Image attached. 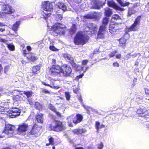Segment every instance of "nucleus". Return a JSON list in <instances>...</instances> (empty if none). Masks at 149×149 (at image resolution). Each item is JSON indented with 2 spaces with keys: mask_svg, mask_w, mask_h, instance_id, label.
<instances>
[{
  "mask_svg": "<svg viewBox=\"0 0 149 149\" xmlns=\"http://www.w3.org/2000/svg\"><path fill=\"white\" fill-rule=\"evenodd\" d=\"M7 41L6 40L3 38H1V42H3L4 43H6Z\"/></svg>",
  "mask_w": 149,
  "mask_h": 149,
  "instance_id": "13d9d810",
  "label": "nucleus"
},
{
  "mask_svg": "<svg viewBox=\"0 0 149 149\" xmlns=\"http://www.w3.org/2000/svg\"><path fill=\"white\" fill-rule=\"evenodd\" d=\"M91 7L92 8L100 9V5L98 1L93 0L92 1L91 3Z\"/></svg>",
  "mask_w": 149,
  "mask_h": 149,
  "instance_id": "a211bd4d",
  "label": "nucleus"
},
{
  "mask_svg": "<svg viewBox=\"0 0 149 149\" xmlns=\"http://www.w3.org/2000/svg\"><path fill=\"white\" fill-rule=\"evenodd\" d=\"M3 15H4V14L3 13H0V17H3L4 16Z\"/></svg>",
  "mask_w": 149,
  "mask_h": 149,
  "instance_id": "338daca9",
  "label": "nucleus"
},
{
  "mask_svg": "<svg viewBox=\"0 0 149 149\" xmlns=\"http://www.w3.org/2000/svg\"><path fill=\"white\" fill-rule=\"evenodd\" d=\"M42 84L43 85H45L46 86H49V87H50V86H51V85H49V84H46V83L44 82H42Z\"/></svg>",
  "mask_w": 149,
  "mask_h": 149,
  "instance_id": "6e6d98bb",
  "label": "nucleus"
},
{
  "mask_svg": "<svg viewBox=\"0 0 149 149\" xmlns=\"http://www.w3.org/2000/svg\"><path fill=\"white\" fill-rule=\"evenodd\" d=\"M74 133L76 134H79V130L77 129H74L73 130Z\"/></svg>",
  "mask_w": 149,
  "mask_h": 149,
  "instance_id": "3c124183",
  "label": "nucleus"
},
{
  "mask_svg": "<svg viewBox=\"0 0 149 149\" xmlns=\"http://www.w3.org/2000/svg\"><path fill=\"white\" fill-rule=\"evenodd\" d=\"M15 97L16 98H19V99L18 100H17H17H21L22 98L21 97H20L19 96V95H17L16 96H15Z\"/></svg>",
  "mask_w": 149,
  "mask_h": 149,
  "instance_id": "e2e57ef3",
  "label": "nucleus"
},
{
  "mask_svg": "<svg viewBox=\"0 0 149 149\" xmlns=\"http://www.w3.org/2000/svg\"><path fill=\"white\" fill-rule=\"evenodd\" d=\"M141 17H138L135 19L134 24L130 28H127L125 29L126 31H135L139 29V26L140 23Z\"/></svg>",
  "mask_w": 149,
  "mask_h": 149,
  "instance_id": "423d86ee",
  "label": "nucleus"
},
{
  "mask_svg": "<svg viewBox=\"0 0 149 149\" xmlns=\"http://www.w3.org/2000/svg\"><path fill=\"white\" fill-rule=\"evenodd\" d=\"M0 5L2 6V10L5 11L4 13L11 14L15 11V10L11 6L5 3L0 2Z\"/></svg>",
  "mask_w": 149,
  "mask_h": 149,
  "instance_id": "6e6552de",
  "label": "nucleus"
},
{
  "mask_svg": "<svg viewBox=\"0 0 149 149\" xmlns=\"http://www.w3.org/2000/svg\"><path fill=\"white\" fill-rule=\"evenodd\" d=\"M113 65L114 66L118 67L119 65L117 62H115L113 63Z\"/></svg>",
  "mask_w": 149,
  "mask_h": 149,
  "instance_id": "5fc2aeb1",
  "label": "nucleus"
},
{
  "mask_svg": "<svg viewBox=\"0 0 149 149\" xmlns=\"http://www.w3.org/2000/svg\"><path fill=\"white\" fill-rule=\"evenodd\" d=\"M79 101H80V102H81V103L82 104V105H83V106L84 107V108H86L85 106V105H84V104L82 103V101H83V100H82V97H81V95H80V97H79Z\"/></svg>",
  "mask_w": 149,
  "mask_h": 149,
  "instance_id": "de8ad7c7",
  "label": "nucleus"
},
{
  "mask_svg": "<svg viewBox=\"0 0 149 149\" xmlns=\"http://www.w3.org/2000/svg\"><path fill=\"white\" fill-rule=\"evenodd\" d=\"M117 30L116 29H115L112 28V31H111L112 32H110V33H111V34H114L116 33Z\"/></svg>",
  "mask_w": 149,
  "mask_h": 149,
  "instance_id": "8fccbe9b",
  "label": "nucleus"
},
{
  "mask_svg": "<svg viewBox=\"0 0 149 149\" xmlns=\"http://www.w3.org/2000/svg\"><path fill=\"white\" fill-rule=\"evenodd\" d=\"M20 111L18 109L15 108L12 109V110L9 111L8 113L9 114H11L9 115L10 118H14L16 116L19 115L20 113Z\"/></svg>",
  "mask_w": 149,
  "mask_h": 149,
  "instance_id": "f8f14e48",
  "label": "nucleus"
},
{
  "mask_svg": "<svg viewBox=\"0 0 149 149\" xmlns=\"http://www.w3.org/2000/svg\"><path fill=\"white\" fill-rule=\"evenodd\" d=\"M103 146L102 143H100L98 145L97 148L98 149H102L103 147Z\"/></svg>",
  "mask_w": 149,
  "mask_h": 149,
  "instance_id": "79ce46f5",
  "label": "nucleus"
},
{
  "mask_svg": "<svg viewBox=\"0 0 149 149\" xmlns=\"http://www.w3.org/2000/svg\"><path fill=\"white\" fill-rule=\"evenodd\" d=\"M27 58L31 61H34L36 60V58L33 54H30L27 57Z\"/></svg>",
  "mask_w": 149,
  "mask_h": 149,
  "instance_id": "a878e982",
  "label": "nucleus"
},
{
  "mask_svg": "<svg viewBox=\"0 0 149 149\" xmlns=\"http://www.w3.org/2000/svg\"><path fill=\"white\" fill-rule=\"evenodd\" d=\"M49 48L50 50L53 51H56L58 50V49L56 48L53 45L50 46Z\"/></svg>",
  "mask_w": 149,
  "mask_h": 149,
  "instance_id": "e433bc0d",
  "label": "nucleus"
},
{
  "mask_svg": "<svg viewBox=\"0 0 149 149\" xmlns=\"http://www.w3.org/2000/svg\"><path fill=\"white\" fill-rule=\"evenodd\" d=\"M91 26H92V27H90L89 28V31L91 33L92 32V30H93V33H92L93 34L95 33V32L96 31L97 29L96 26H93L92 24Z\"/></svg>",
  "mask_w": 149,
  "mask_h": 149,
  "instance_id": "7c9ffc66",
  "label": "nucleus"
},
{
  "mask_svg": "<svg viewBox=\"0 0 149 149\" xmlns=\"http://www.w3.org/2000/svg\"><path fill=\"white\" fill-rule=\"evenodd\" d=\"M63 57L67 59L70 61V62L71 63L73 67H75L77 70H79L76 68L77 65L74 63L73 58L71 56L70 54H63Z\"/></svg>",
  "mask_w": 149,
  "mask_h": 149,
  "instance_id": "dca6fc26",
  "label": "nucleus"
},
{
  "mask_svg": "<svg viewBox=\"0 0 149 149\" xmlns=\"http://www.w3.org/2000/svg\"><path fill=\"white\" fill-rule=\"evenodd\" d=\"M62 71V68L59 65H53L50 69L49 72L52 75H56L58 74Z\"/></svg>",
  "mask_w": 149,
  "mask_h": 149,
  "instance_id": "1a4fd4ad",
  "label": "nucleus"
},
{
  "mask_svg": "<svg viewBox=\"0 0 149 149\" xmlns=\"http://www.w3.org/2000/svg\"><path fill=\"white\" fill-rule=\"evenodd\" d=\"M23 93L25 94L28 98L31 97L33 94V93L30 91H24Z\"/></svg>",
  "mask_w": 149,
  "mask_h": 149,
  "instance_id": "bb28decb",
  "label": "nucleus"
},
{
  "mask_svg": "<svg viewBox=\"0 0 149 149\" xmlns=\"http://www.w3.org/2000/svg\"><path fill=\"white\" fill-rule=\"evenodd\" d=\"M83 75H84L83 74L80 75H79V76L77 77L76 78L77 79H78L79 78H81V77H82Z\"/></svg>",
  "mask_w": 149,
  "mask_h": 149,
  "instance_id": "052dcab7",
  "label": "nucleus"
},
{
  "mask_svg": "<svg viewBox=\"0 0 149 149\" xmlns=\"http://www.w3.org/2000/svg\"><path fill=\"white\" fill-rule=\"evenodd\" d=\"M83 119V116L80 114H77L73 119V122L74 124H77L81 122Z\"/></svg>",
  "mask_w": 149,
  "mask_h": 149,
  "instance_id": "6ab92c4d",
  "label": "nucleus"
},
{
  "mask_svg": "<svg viewBox=\"0 0 149 149\" xmlns=\"http://www.w3.org/2000/svg\"><path fill=\"white\" fill-rule=\"evenodd\" d=\"M56 5L59 10L56 12V14L58 15V17L60 20H61L62 17L61 14L64 12L68 10L67 9V7L65 4L63 3L59 2L56 4Z\"/></svg>",
  "mask_w": 149,
  "mask_h": 149,
  "instance_id": "20e7f679",
  "label": "nucleus"
},
{
  "mask_svg": "<svg viewBox=\"0 0 149 149\" xmlns=\"http://www.w3.org/2000/svg\"><path fill=\"white\" fill-rule=\"evenodd\" d=\"M81 0H74L75 2L78 3H80L81 1Z\"/></svg>",
  "mask_w": 149,
  "mask_h": 149,
  "instance_id": "4d7b16f0",
  "label": "nucleus"
},
{
  "mask_svg": "<svg viewBox=\"0 0 149 149\" xmlns=\"http://www.w3.org/2000/svg\"><path fill=\"white\" fill-rule=\"evenodd\" d=\"M76 26L75 24H73L72 26L71 27L70 30V31L72 33H74L76 31Z\"/></svg>",
  "mask_w": 149,
  "mask_h": 149,
  "instance_id": "72a5a7b5",
  "label": "nucleus"
},
{
  "mask_svg": "<svg viewBox=\"0 0 149 149\" xmlns=\"http://www.w3.org/2000/svg\"><path fill=\"white\" fill-rule=\"evenodd\" d=\"M109 18L107 17H105L104 18L103 20V24L104 26H105H105L108 24V22L109 21Z\"/></svg>",
  "mask_w": 149,
  "mask_h": 149,
  "instance_id": "2f4dec72",
  "label": "nucleus"
},
{
  "mask_svg": "<svg viewBox=\"0 0 149 149\" xmlns=\"http://www.w3.org/2000/svg\"><path fill=\"white\" fill-rule=\"evenodd\" d=\"M27 49L29 51H30L31 50V48L30 46H28L27 47Z\"/></svg>",
  "mask_w": 149,
  "mask_h": 149,
  "instance_id": "69168bd1",
  "label": "nucleus"
},
{
  "mask_svg": "<svg viewBox=\"0 0 149 149\" xmlns=\"http://www.w3.org/2000/svg\"><path fill=\"white\" fill-rule=\"evenodd\" d=\"M116 53V51H114L113 52H111L110 54H109V56L111 57H113L114 56H115V54Z\"/></svg>",
  "mask_w": 149,
  "mask_h": 149,
  "instance_id": "a19ab883",
  "label": "nucleus"
},
{
  "mask_svg": "<svg viewBox=\"0 0 149 149\" xmlns=\"http://www.w3.org/2000/svg\"><path fill=\"white\" fill-rule=\"evenodd\" d=\"M15 130V127L14 126L9 125H6L3 133L8 135V137H10L13 135Z\"/></svg>",
  "mask_w": 149,
  "mask_h": 149,
  "instance_id": "0eeeda50",
  "label": "nucleus"
},
{
  "mask_svg": "<svg viewBox=\"0 0 149 149\" xmlns=\"http://www.w3.org/2000/svg\"><path fill=\"white\" fill-rule=\"evenodd\" d=\"M89 39V37L84 32H79L74 38V42L76 45H83L88 42Z\"/></svg>",
  "mask_w": 149,
  "mask_h": 149,
  "instance_id": "f257e3e1",
  "label": "nucleus"
},
{
  "mask_svg": "<svg viewBox=\"0 0 149 149\" xmlns=\"http://www.w3.org/2000/svg\"><path fill=\"white\" fill-rule=\"evenodd\" d=\"M121 55L120 54H118L116 55V57L117 58H121Z\"/></svg>",
  "mask_w": 149,
  "mask_h": 149,
  "instance_id": "bf43d9fd",
  "label": "nucleus"
},
{
  "mask_svg": "<svg viewBox=\"0 0 149 149\" xmlns=\"http://www.w3.org/2000/svg\"><path fill=\"white\" fill-rule=\"evenodd\" d=\"M41 127L38 126L35 124L33 126L31 130L29 132L28 134L29 135H34L36 137L38 136L40 134V130Z\"/></svg>",
  "mask_w": 149,
  "mask_h": 149,
  "instance_id": "9d476101",
  "label": "nucleus"
},
{
  "mask_svg": "<svg viewBox=\"0 0 149 149\" xmlns=\"http://www.w3.org/2000/svg\"><path fill=\"white\" fill-rule=\"evenodd\" d=\"M99 13L96 12L90 13L84 16V18L88 19H97L99 17Z\"/></svg>",
  "mask_w": 149,
  "mask_h": 149,
  "instance_id": "4468645a",
  "label": "nucleus"
},
{
  "mask_svg": "<svg viewBox=\"0 0 149 149\" xmlns=\"http://www.w3.org/2000/svg\"><path fill=\"white\" fill-rule=\"evenodd\" d=\"M136 11L132 8H129L128 10V15L130 16L132 14H134L136 13Z\"/></svg>",
  "mask_w": 149,
  "mask_h": 149,
  "instance_id": "cd10ccee",
  "label": "nucleus"
},
{
  "mask_svg": "<svg viewBox=\"0 0 149 149\" xmlns=\"http://www.w3.org/2000/svg\"><path fill=\"white\" fill-rule=\"evenodd\" d=\"M42 3V7L44 10L42 12V14L45 19L50 16L53 11V6L52 4L49 1H44Z\"/></svg>",
  "mask_w": 149,
  "mask_h": 149,
  "instance_id": "f03ea898",
  "label": "nucleus"
},
{
  "mask_svg": "<svg viewBox=\"0 0 149 149\" xmlns=\"http://www.w3.org/2000/svg\"><path fill=\"white\" fill-rule=\"evenodd\" d=\"M72 69L70 66L67 65H64L62 66L61 73L66 76H69L72 72Z\"/></svg>",
  "mask_w": 149,
  "mask_h": 149,
  "instance_id": "9b49d317",
  "label": "nucleus"
},
{
  "mask_svg": "<svg viewBox=\"0 0 149 149\" xmlns=\"http://www.w3.org/2000/svg\"><path fill=\"white\" fill-rule=\"evenodd\" d=\"M142 114H144V117L146 118H149V113H148L147 111L142 112Z\"/></svg>",
  "mask_w": 149,
  "mask_h": 149,
  "instance_id": "ea45409f",
  "label": "nucleus"
},
{
  "mask_svg": "<svg viewBox=\"0 0 149 149\" xmlns=\"http://www.w3.org/2000/svg\"><path fill=\"white\" fill-rule=\"evenodd\" d=\"M126 40L125 39L122 38L120 39V45L123 47H124L125 45Z\"/></svg>",
  "mask_w": 149,
  "mask_h": 149,
  "instance_id": "b1692460",
  "label": "nucleus"
},
{
  "mask_svg": "<svg viewBox=\"0 0 149 149\" xmlns=\"http://www.w3.org/2000/svg\"><path fill=\"white\" fill-rule=\"evenodd\" d=\"M20 23L19 21H17L15 24L13 25L12 27V29L15 31H17L18 28Z\"/></svg>",
  "mask_w": 149,
  "mask_h": 149,
  "instance_id": "4be33fe9",
  "label": "nucleus"
},
{
  "mask_svg": "<svg viewBox=\"0 0 149 149\" xmlns=\"http://www.w3.org/2000/svg\"><path fill=\"white\" fill-rule=\"evenodd\" d=\"M35 107L36 108L39 110H40L41 109L42 106L38 102H35Z\"/></svg>",
  "mask_w": 149,
  "mask_h": 149,
  "instance_id": "473e14b6",
  "label": "nucleus"
},
{
  "mask_svg": "<svg viewBox=\"0 0 149 149\" xmlns=\"http://www.w3.org/2000/svg\"><path fill=\"white\" fill-rule=\"evenodd\" d=\"M49 130L55 131H61L64 129L65 127L62 123L60 121L52 122L49 126Z\"/></svg>",
  "mask_w": 149,
  "mask_h": 149,
  "instance_id": "7ed1b4c3",
  "label": "nucleus"
},
{
  "mask_svg": "<svg viewBox=\"0 0 149 149\" xmlns=\"http://www.w3.org/2000/svg\"><path fill=\"white\" fill-rule=\"evenodd\" d=\"M112 19L114 20L120 19V17L118 15H114L112 16Z\"/></svg>",
  "mask_w": 149,
  "mask_h": 149,
  "instance_id": "58836bf2",
  "label": "nucleus"
},
{
  "mask_svg": "<svg viewBox=\"0 0 149 149\" xmlns=\"http://www.w3.org/2000/svg\"><path fill=\"white\" fill-rule=\"evenodd\" d=\"M42 92L44 93L45 94H50V92L47 90L44 89H42Z\"/></svg>",
  "mask_w": 149,
  "mask_h": 149,
  "instance_id": "49530a36",
  "label": "nucleus"
},
{
  "mask_svg": "<svg viewBox=\"0 0 149 149\" xmlns=\"http://www.w3.org/2000/svg\"><path fill=\"white\" fill-rule=\"evenodd\" d=\"M105 29L106 27L105 26L102 25L100 27L97 34V38L102 39L104 38V35L106 32Z\"/></svg>",
  "mask_w": 149,
  "mask_h": 149,
  "instance_id": "ddd939ff",
  "label": "nucleus"
},
{
  "mask_svg": "<svg viewBox=\"0 0 149 149\" xmlns=\"http://www.w3.org/2000/svg\"><path fill=\"white\" fill-rule=\"evenodd\" d=\"M146 8L148 11L149 12V2L148 3L146 6Z\"/></svg>",
  "mask_w": 149,
  "mask_h": 149,
  "instance_id": "864d4df0",
  "label": "nucleus"
},
{
  "mask_svg": "<svg viewBox=\"0 0 149 149\" xmlns=\"http://www.w3.org/2000/svg\"><path fill=\"white\" fill-rule=\"evenodd\" d=\"M73 117V115H71L67 118V120H68V125L70 127H72V124L70 121V120Z\"/></svg>",
  "mask_w": 149,
  "mask_h": 149,
  "instance_id": "c85d7f7f",
  "label": "nucleus"
},
{
  "mask_svg": "<svg viewBox=\"0 0 149 149\" xmlns=\"http://www.w3.org/2000/svg\"><path fill=\"white\" fill-rule=\"evenodd\" d=\"M100 123L98 122H96V123L95 127L97 131H98V130L100 129Z\"/></svg>",
  "mask_w": 149,
  "mask_h": 149,
  "instance_id": "c03bdc74",
  "label": "nucleus"
},
{
  "mask_svg": "<svg viewBox=\"0 0 149 149\" xmlns=\"http://www.w3.org/2000/svg\"><path fill=\"white\" fill-rule=\"evenodd\" d=\"M36 118L38 122L42 123L43 122V114L40 113H38Z\"/></svg>",
  "mask_w": 149,
  "mask_h": 149,
  "instance_id": "412c9836",
  "label": "nucleus"
},
{
  "mask_svg": "<svg viewBox=\"0 0 149 149\" xmlns=\"http://www.w3.org/2000/svg\"><path fill=\"white\" fill-rule=\"evenodd\" d=\"M88 60H86L83 61L82 62V64L83 65H85L87 64L88 62Z\"/></svg>",
  "mask_w": 149,
  "mask_h": 149,
  "instance_id": "09e8293b",
  "label": "nucleus"
},
{
  "mask_svg": "<svg viewBox=\"0 0 149 149\" xmlns=\"http://www.w3.org/2000/svg\"><path fill=\"white\" fill-rule=\"evenodd\" d=\"M9 69V68L8 66H6L4 68V72L5 73H6V72H7L8 70Z\"/></svg>",
  "mask_w": 149,
  "mask_h": 149,
  "instance_id": "603ef678",
  "label": "nucleus"
},
{
  "mask_svg": "<svg viewBox=\"0 0 149 149\" xmlns=\"http://www.w3.org/2000/svg\"><path fill=\"white\" fill-rule=\"evenodd\" d=\"M49 108L53 111H56V109L55 107L51 104H49L48 106Z\"/></svg>",
  "mask_w": 149,
  "mask_h": 149,
  "instance_id": "4c0bfd02",
  "label": "nucleus"
},
{
  "mask_svg": "<svg viewBox=\"0 0 149 149\" xmlns=\"http://www.w3.org/2000/svg\"><path fill=\"white\" fill-rule=\"evenodd\" d=\"M2 72V68L1 65L0 64V74Z\"/></svg>",
  "mask_w": 149,
  "mask_h": 149,
  "instance_id": "0e129e2a",
  "label": "nucleus"
},
{
  "mask_svg": "<svg viewBox=\"0 0 149 149\" xmlns=\"http://www.w3.org/2000/svg\"><path fill=\"white\" fill-rule=\"evenodd\" d=\"M116 0L118 2V3L121 6H128L130 4V3L128 2L124 3L121 1V0Z\"/></svg>",
  "mask_w": 149,
  "mask_h": 149,
  "instance_id": "c756f323",
  "label": "nucleus"
},
{
  "mask_svg": "<svg viewBox=\"0 0 149 149\" xmlns=\"http://www.w3.org/2000/svg\"><path fill=\"white\" fill-rule=\"evenodd\" d=\"M49 144L52 145L54 144V139L53 138L51 137L49 139Z\"/></svg>",
  "mask_w": 149,
  "mask_h": 149,
  "instance_id": "37998d69",
  "label": "nucleus"
},
{
  "mask_svg": "<svg viewBox=\"0 0 149 149\" xmlns=\"http://www.w3.org/2000/svg\"><path fill=\"white\" fill-rule=\"evenodd\" d=\"M75 149H84L83 148L79 147H76L75 148Z\"/></svg>",
  "mask_w": 149,
  "mask_h": 149,
  "instance_id": "774afa93",
  "label": "nucleus"
},
{
  "mask_svg": "<svg viewBox=\"0 0 149 149\" xmlns=\"http://www.w3.org/2000/svg\"><path fill=\"white\" fill-rule=\"evenodd\" d=\"M54 31L57 34H63L66 29L65 25L60 23L55 24L53 26Z\"/></svg>",
  "mask_w": 149,
  "mask_h": 149,
  "instance_id": "39448f33",
  "label": "nucleus"
},
{
  "mask_svg": "<svg viewBox=\"0 0 149 149\" xmlns=\"http://www.w3.org/2000/svg\"><path fill=\"white\" fill-rule=\"evenodd\" d=\"M105 15L107 17L110 16L112 14L111 9L108 8H106L105 9Z\"/></svg>",
  "mask_w": 149,
  "mask_h": 149,
  "instance_id": "5701e85b",
  "label": "nucleus"
},
{
  "mask_svg": "<svg viewBox=\"0 0 149 149\" xmlns=\"http://www.w3.org/2000/svg\"><path fill=\"white\" fill-rule=\"evenodd\" d=\"M65 97L67 100H70V95L69 92H65Z\"/></svg>",
  "mask_w": 149,
  "mask_h": 149,
  "instance_id": "c9c22d12",
  "label": "nucleus"
},
{
  "mask_svg": "<svg viewBox=\"0 0 149 149\" xmlns=\"http://www.w3.org/2000/svg\"><path fill=\"white\" fill-rule=\"evenodd\" d=\"M7 46L8 48L10 50L13 51L14 49V46L11 44H7Z\"/></svg>",
  "mask_w": 149,
  "mask_h": 149,
  "instance_id": "f704fd0d",
  "label": "nucleus"
},
{
  "mask_svg": "<svg viewBox=\"0 0 149 149\" xmlns=\"http://www.w3.org/2000/svg\"><path fill=\"white\" fill-rule=\"evenodd\" d=\"M54 112L56 113V114L58 116H61V113H60L56 111H56H54Z\"/></svg>",
  "mask_w": 149,
  "mask_h": 149,
  "instance_id": "680f3d73",
  "label": "nucleus"
},
{
  "mask_svg": "<svg viewBox=\"0 0 149 149\" xmlns=\"http://www.w3.org/2000/svg\"><path fill=\"white\" fill-rule=\"evenodd\" d=\"M116 29L118 30L119 29L118 25L116 23L111 22L109 27V30L110 32H111L112 29Z\"/></svg>",
  "mask_w": 149,
  "mask_h": 149,
  "instance_id": "aec40b11",
  "label": "nucleus"
},
{
  "mask_svg": "<svg viewBox=\"0 0 149 149\" xmlns=\"http://www.w3.org/2000/svg\"><path fill=\"white\" fill-rule=\"evenodd\" d=\"M50 87L52 88H54L55 89H57L60 88V86H55L54 85H53V86H50Z\"/></svg>",
  "mask_w": 149,
  "mask_h": 149,
  "instance_id": "a18cd8bd",
  "label": "nucleus"
},
{
  "mask_svg": "<svg viewBox=\"0 0 149 149\" xmlns=\"http://www.w3.org/2000/svg\"><path fill=\"white\" fill-rule=\"evenodd\" d=\"M107 4L109 6L112 7L117 10L120 11H123L124 10L123 9L120 8L117 6L112 0L108 1Z\"/></svg>",
  "mask_w": 149,
  "mask_h": 149,
  "instance_id": "f3484780",
  "label": "nucleus"
},
{
  "mask_svg": "<svg viewBox=\"0 0 149 149\" xmlns=\"http://www.w3.org/2000/svg\"><path fill=\"white\" fill-rule=\"evenodd\" d=\"M28 125L25 123H23L19 125L17 129V133L20 134L26 131L28 129Z\"/></svg>",
  "mask_w": 149,
  "mask_h": 149,
  "instance_id": "2eb2a0df",
  "label": "nucleus"
},
{
  "mask_svg": "<svg viewBox=\"0 0 149 149\" xmlns=\"http://www.w3.org/2000/svg\"><path fill=\"white\" fill-rule=\"evenodd\" d=\"M40 69V66L36 65L33 67L32 68V71L34 74L37 73V72Z\"/></svg>",
  "mask_w": 149,
  "mask_h": 149,
  "instance_id": "393cba45",
  "label": "nucleus"
}]
</instances>
